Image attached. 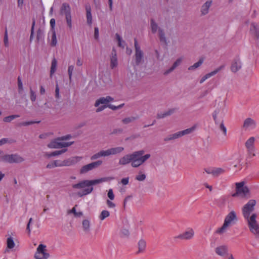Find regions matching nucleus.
Segmentation results:
<instances>
[{"instance_id":"f257e3e1","label":"nucleus","mask_w":259,"mask_h":259,"mask_svg":"<svg viewBox=\"0 0 259 259\" xmlns=\"http://www.w3.org/2000/svg\"><path fill=\"white\" fill-rule=\"evenodd\" d=\"M113 179L112 177H105L99 179L92 180H83L77 184H73L72 187L74 190H79L77 193L78 197H81L83 196L90 194L94 190L93 185H95L103 182L110 181Z\"/></svg>"},{"instance_id":"f03ea898","label":"nucleus","mask_w":259,"mask_h":259,"mask_svg":"<svg viewBox=\"0 0 259 259\" xmlns=\"http://www.w3.org/2000/svg\"><path fill=\"white\" fill-rule=\"evenodd\" d=\"M143 150L134 152L131 154H128L121 157L119 160V164L125 165L131 162L133 167H138L143 164L151 156L150 154L144 153Z\"/></svg>"},{"instance_id":"7ed1b4c3","label":"nucleus","mask_w":259,"mask_h":259,"mask_svg":"<svg viewBox=\"0 0 259 259\" xmlns=\"http://www.w3.org/2000/svg\"><path fill=\"white\" fill-rule=\"evenodd\" d=\"M71 138L70 135H67L52 140L47 145L50 149H59L66 148L71 146L73 142H66Z\"/></svg>"},{"instance_id":"20e7f679","label":"nucleus","mask_w":259,"mask_h":259,"mask_svg":"<svg viewBox=\"0 0 259 259\" xmlns=\"http://www.w3.org/2000/svg\"><path fill=\"white\" fill-rule=\"evenodd\" d=\"M50 253L47 249V247L44 244H40L36 248L34 254V259H48L50 257Z\"/></svg>"},{"instance_id":"39448f33","label":"nucleus","mask_w":259,"mask_h":259,"mask_svg":"<svg viewBox=\"0 0 259 259\" xmlns=\"http://www.w3.org/2000/svg\"><path fill=\"white\" fill-rule=\"evenodd\" d=\"M228 108L226 105V101H224V105L222 107L217 108L212 114V117L215 124H218L220 119L223 120V118L228 112Z\"/></svg>"},{"instance_id":"423d86ee","label":"nucleus","mask_w":259,"mask_h":259,"mask_svg":"<svg viewBox=\"0 0 259 259\" xmlns=\"http://www.w3.org/2000/svg\"><path fill=\"white\" fill-rule=\"evenodd\" d=\"M257 215L253 213L249 218L246 219L250 231L254 234L259 235V226L256 221Z\"/></svg>"},{"instance_id":"0eeeda50","label":"nucleus","mask_w":259,"mask_h":259,"mask_svg":"<svg viewBox=\"0 0 259 259\" xmlns=\"http://www.w3.org/2000/svg\"><path fill=\"white\" fill-rule=\"evenodd\" d=\"M1 158L3 161L10 163H21L24 160L22 156L17 154H6L2 156Z\"/></svg>"},{"instance_id":"6e6552de","label":"nucleus","mask_w":259,"mask_h":259,"mask_svg":"<svg viewBox=\"0 0 259 259\" xmlns=\"http://www.w3.org/2000/svg\"><path fill=\"white\" fill-rule=\"evenodd\" d=\"M244 182L236 183V193L232 195L233 197H236L238 195L245 197L248 194L249 189L246 186H244Z\"/></svg>"},{"instance_id":"1a4fd4ad","label":"nucleus","mask_w":259,"mask_h":259,"mask_svg":"<svg viewBox=\"0 0 259 259\" xmlns=\"http://www.w3.org/2000/svg\"><path fill=\"white\" fill-rule=\"evenodd\" d=\"M256 204L255 200H250L242 208V213L244 218L246 219L250 218L251 212L253 210Z\"/></svg>"},{"instance_id":"9d476101","label":"nucleus","mask_w":259,"mask_h":259,"mask_svg":"<svg viewBox=\"0 0 259 259\" xmlns=\"http://www.w3.org/2000/svg\"><path fill=\"white\" fill-rule=\"evenodd\" d=\"M151 27L153 33H155L158 30L159 36L161 42L166 43V37L163 30L158 28L157 24L154 21L153 19L151 20Z\"/></svg>"},{"instance_id":"9b49d317","label":"nucleus","mask_w":259,"mask_h":259,"mask_svg":"<svg viewBox=\"0 0 259 259\" xmlns=\"http://www.w3.org/2000/svg\"><path fill=\"white\" fill-rule=\"evenodd\" d=\"M102 161L101 160H98L95 162H92L88 164L83 166L80 169V174H86L89 171L93 170V169L97 167L98 166L101 165Z\"/></svg>"},{"instance_id":"f8f14e48","label":"nucleus","mask_w":259,"mask_h":259,"mask_svg":"<svg viewBox=\"0 0 259 259\" xmlns=\"http://www.w3.org/2000/svg\"><path fill=\"white\" fill-rule=\"evenodd\" d=\"M135 60L137 64H139L142 62L143 59V53L141 50L137 39H135Z\"/></svg>"},{"instance_id":"ddd939ff","label":"nucleus","mask_w":259,"mask_h":259,"mask_svg":"<svg viewBox=\"0 0 259 259\" xmlns=\"http://www.w3.org/2000/svg\"><path fill=\"white\" fill-rule=\"evenodd\" d=\"M237 221V214L234 211L232 210L225 217L224 222L231 226Z\"/></svg>"},{"instance_id":"4468645a","label":"nucleus","mask_w":259,"mask_h":259,"mask_svg":"<svg viewBox=\"0 0 259 259\" xmlns=\"http://www.w3.org/2000/svg\"><path fill=\"white\" fill-rule=\"evenodd\" d=\"M242 67V63L240 59L239 58H234L231 64L230 69L231 71L233 73H236Z\"/></svg>"},{"instance_id":"2eb2a0df","label":"nucleus","mask_w":259,"mask_h":259,"mask_svg":"<svg viewBox=\"0 0 259 259\" xmlns=\"http://www.w3.org/2000/svg\"><path fill=\"white\" fill-rule=\"evenodd\" d=\"M194 235V231L192 228L187 229L184 233L180 234L176 238L185 240H190Z\"/></svg>"},{"instance_id":"dca6fc26","label":"nucleus","mask_w":259,"mask_h":259,"mask_svg":"<svg viewBox=\"0 0 259 259\" xmlns=\"http://www.w3.org/2000/svg\"><path fill=\"white\" fill-rule=\"evenodd\" d=\"M255 138L253 137L249 138L245 142V147L247 151L250 154H252L253 156L255 155L254 152L255 151L254 143Z\"/></svg>"},{"instance_id":"f3484780","label":"nucleus","mask_w":259,"mask_h":259,"mask_svg":"<svg viewBox=\"0 0 259 259\" xmlns=\"http://www.w3.org/2000/svg\"><path fill=\"white\" fill-rule=\"evenodd\" d=\"M113 100H114V99L109 96L101 97V98H100L99 99H97L94 105L95 107H97L100 105H108V104L109 103L112 102Z\"/></svg>"},{"instance_id":"a211bd4d","label":"nucleus","mask_w":259,"mask_h":259,"mask_svg":"<svg viewBox=\"0 0 259 259\" xmlns=\"http://www.w3.org/2000/svg\"><path fill=\"white\" fill-rule=\"evenodd\" d=\"M16 238L11 235H8L6 240V248L5 252H8L10 250H12L15 247V240Z\"/></svg>"},{"instance_id":"6ab92c4d","label":"nucleus","mask_w":259,"mask_h":259,"mask_svg":"<svg viewBox=\"0 0 259 259\" xmlns=\"http://www.w3.org/2000/svg\"><path fill=\"white\" fill-rule=\"evenodd\" d=\"M251 35L256 38H259V23H252L250 28Z\"/></svg>"},{"instance_id":"aec40b11","label":"nucleus","mask_w":259,"mask_h":259,"mask_svg":"<svg viewBox=\"0 0 259 259\" xmlns=\"http://www.w3.org/2000/svg\"><path fill=\"white\" fill-rule=\"evenodd\" d=\"M255 126L256 123L255 121L250 118L246 119L244 121L243 127L245 130H252L254 128Z\"/></svg>"},{"instance_id":"412c9836","label":"nucleus","mask_w":259,"mask_h":259,"mask_svg":"<svg viewBox=\"0 0 259 259\" xmlns=\"http://www.w3.org/2000/svg\"><path fill=\"white\" fill-rule=\"evenodd\" d=\"M224 68L223 66H221L217 68H216L213 71L207 73L205 75H204L200 79V83H202L204 82L207 79L210 78V77L215 75L217 73H218L220 70H221Z\"/></svg>"},{"instance_id":"4be33fe9","label":"nucleus","mask_w":259,"mask_h":259,"mask_svg":"<svg viewBox=\"0 0 259 259\" xmlns=\"http://www.w3.org/2000/svg\"><path fill=\"white\" fill-rule=\"evenodd\" d=\"M212 0H207L202 5L201 8V12L202 15H206L208 13L209 8L212 6Z\"/></svg>"},{"instance_id":"5701e85b","label":"nucleus","mask_w":259,"mask_h":259,"mask_svg":"<svg viewBox=\"0 0 259 259\" xmlns=\"http://www.w3.org/2000/svg\"><path fill=\"white\" fill-rule=\"evenodd\" d=\"M82 158L81 156H74L66 159L65 160V166L73 165L80 161Z\"/></svg>"},{"instance_id":"b1692460","label":"nucleus","mask_w":259,"mask_h":259,"mask_svg":"<svg viewBox=\"0 0 259 259\" xmlns=\"http://www.w3.org/2000/svg\"><path fill=\"white\" fill-rule=\"evenodd\" d=\"M228 248L227 246L223 245L217 247L215 248V253L220 256H225L227 254Z\"/></svg>"},{"instance_id":"393cba45","label":"nucleus","mask_w":259,"mask_h":259,"mask_svg":"<svg viewBox=\"0 0 259 259\" xmlns=\"http://www.w3.org/2000/svg\"><path fill=\"white\" fill-rule=\"evenodd\" d=\"M231 227L230 225L224 222L222 226L216 230L215 233L219 235H223L227 232Z\"/></svg>"},{"instance_id":"a878e982","label":"nucleus","mask_w":259,"mask_h":259,"mask_svg":"<svg viewBox=\"0 0 259 259\" xmlns=\"http://www.w3.org/2000/svg\"><path fill=\"white\" fill-rule=\"evenodd\" d=\"M48 39L52 47H55L57 44L56 34L55 30L51 29L48 33Z\"/></svg>"},{"instance_id":"bb28decb","label":"nucleus","mask_w":259,"mask_h":259,"mask_svg":"<svg viewBox=\"0 0 259 259\" xmlns=\"http://www.w3.org/2000/svg\"><path fill=\"white\" fill-rule=\"evenodd\" d=\"M118 65V60L116 51L114 49L112 50L111 56L110 57V67L114 69Z\"/></svg>"},{"instance_id":"cd10ccee","label":"nucleus","mask_w":259,"mask_h":259,"mask_svg":"<svg viewBox=\"0 0 259 259\" xmlns=\"http://www.w3.org/2000/svg\"><path fill=\"white\" fill-rule=\"evenodd\" d=\"M182 60L183 59L182 58H180L178 59L174 62L172 66L170 68L165 70L164 72V73H163L164 75H166L168 74H169V73H170L171 72H172L177 67H178L181 63V62H182Z\"/></svg>"},{"instance_id":"c85d7f7f","label":"nucleus","mask_w":259,"mask_h":259,"mask_svg":"<svg viewBox=\"0 0 259 259\" xmlns=\"http://www.w3.org/2000/svg\"><path fill=\"white\" fill-rule=\"evenodd\" d=\"M61 13L62 15L65 16H69L70 15V7L67 4H63L62 5Z\"/></svg>"},{"instance_id":"c756f323","label":"nucleus","mask_w":259,"mask_h":259,"mask_svg":"<svg viewBox=\"0 0 259 259\" xmlns=\"http://www.w3.org/2000/svg\"><path fill=\"white\" fill-rule=\"evenodd\" d=\"M182 137L181 132H178L169 135L164 139L165 141L175 140Z\"/></svg>"},{"instance_id":"7c9ffc66","label":"nucleus","mask_w":259,"mask_h":259,"mask_svg":"<svg viewBox=\"0 0 259 259\" xmlns=\"http://www.w3.org/2000/svg\"><path fill=\"white\" fill-rule=\"evenodd\" d=\"M66 151H67V149H64L61 150L56 151L51 153L46 152L44 153V156L48 158H50L51 157L61 155V154L65 153Z\"/></svg>"},{"instance_id":"2f4dec72","label":"nucleus","mask_w":259,"mask_h":259,"mask_svg":"<svg viewBox=\"0 0 259 259\" xmlns=\"http://www.w3.org/2000/svg\"><path fill=\"white\" fill-rule=\"evenodd\" d=\"M82 226L83 231L85 232L88 233L91 229V223L89 220L85 219L82 221Z\"/></svg>"},{"instance_id":"473e14b6","label":"nucleus","mask_w":259,"mask_h":259,"mask_svg":"<svg viewBox=\"0 0 259 259\" xmlns=\"http://www.w3.org/2000/svg\"><path fill=\"white\" fill-rule=\"evenodd\" d=\"M111 155H116L121 153L124 150V148L122 147H116L114 148H109Z\"/></svg>"},{"instance_id":"72a5a7b5","label":"nucleus","mask_w":259,"mask_h":259,"mask_svg":"<svg viewBox=\"0 0 259 259\" xmlns=\"http://www.w3.org/2000/svg\"><path fill=\"white\" fill-rule=\"evenodd\" d=\"M225 169L221 167H213V176L218 177L225 172Z\"/></svg>"},{"instance_id":"f704fd0d","label":"nucleus","mask_w":259,"mask_h":259,"mask_svg":"<svg viewBox=\"0 0 259 259\" xmlns=\"http://www.w3.org/2000/svg\"><path fill=\"white\" fill-rule=\"evenodd\" d=\"M196 127L197 126L196 125H194L193 126L191 127L190 128L186 129L180 132L182 136H183L192 133L196 130Z\"/></svg>"},{"instance_id":"c9c22d12","label":"nucleus","mask_w":259,"mask_h":259,"mask_svg":"<svg viewBox=\"0 0 259 259\" xmlns=\"http://www.w3.org/2000/svg\"><path fill=\"white\" fill-rule=\"evenodd\" d=\"M174 110L173 109L169 110L166 111H164L162 113H158L157 115V118H163L166 116L170 115Z\"/></svg>"},{"instance_id":"e433bc0d","label":"nucleus","mask_w":259,"mask_h":259,"mask_svg":"<svg viewBox=\"0 0 259 259\" xmlns=\"http://www.w3.org/2000/svg\"><path fill=\"white\" fill-rule=\"evenodd\" d=\"M203 62V59H202V58L200 59L197 62L194 63L193 65L189 67L188 70H194L197 69V68L200 67L202 64Z\"/></svg>"},{"instance_id":"4c0bfd02","label":"nucleus","mask_w":259,"mask_h":259,"mask_svg":"<svg viewBox=\"0 0 259 259\" xmlns=\"http://www.w3.org/2000/svg\"><path fill=\"white\" fill-rule=\"evenodd\" d=\"M146 246V243L144 240L141 239L138 242L139 252H143Z\"/></svg>"},{"instance_id":"58836bf2","label":"nucleus","mask_w":259,"mask_h":259,"mask_svg":"<svg viewBox=\"0 0 259 259\" xmlns=\"http://www.w3.org/2000/svg\"><path fill=\"white\" fill-rule=\"evenodd\" d=\"M57 61L55 58L52 61L50 75L52 76L56 71L57 68Z\"/></svg>"},{"instance_id":"ea45409f","label":"nucleus","mask_w":259,"mask_h":259,"mask_svg":"<svg viewBox=\"0 0 259 259\" xmlns=\"http://www.w3.org/2000/svg\"><path fill=\"white\" fill-rule=\"evenodd\" d=\"M110 215V212L109 211L106 210H102L101 212L99 218L101 221H103L106 218H108Z\"/></svg>"},{"instance_id":"a19ab883","label":"nucleus","mask_w":259,"mask_h":259,"mask_svg":"<svg viewBox=\"0 0 259 259\" xmlns=\"http://www.w3.org/2000/svg\"><path fill=\"white\" fill-rule=\"evenodd\" d=\"M19 116H20L18 115H13L8 116H7V117H5V118H4L3 121L5 122H10L12 120L16 118L19 117Z\"/></svg>"},{"instance_id":"79ce46f5","label":"nucleus","mask_w":259,"mask_h":259,"mask_svg":"<svg viewBox=\"0 0 259 259\" xmlns=\"http://www.w3.org/2000/svg\"><path fill=\"white\" fill-rule=\"evenodd\" d=\"M68 213H73L74 215L76 217H80L82 215L83 213L82 212H76L75 207H73L70 210L68 211Z\"/></svg>"},{"instance_id":"37998d69","label":"nucleus","mask_w":259,"mask_h":259,"mask_svg":"<svg viewBox=\"0 0 259 259\" xmlns=\"http://www.w3.org/2000/svg\"><path fill=\"white\" fill-rule=\"evenodd\" d=\"M116 37L118 40V46L123 48L124 47V41L122 40V38L118 34H116Z\"/></svg>"},{"instance_id":"c03bdc74","label":"nucleus","mask_w":259,"mask_h":259,"mask_svg":"<svg viewBox=\"0 0 259 259\" xmlns=\"http://www.w3.org/2000/svg\"><path fill=\"white\" fill-rule=\"evenodd\" d=\"M101 157H103L102 152V150L100 151L99 152L95 153L93 155H92L91 157V159L92 160L97 159Z\"/></svg>"},{"instance_id":"a18cd8bd","label":"nucleus","mask_w":259,"mask_h":259,"mask_svg":"<svg viewBox=\"0 0 259 259\" xmlns=\"http://www.w3.org/2000/svg\"><path fill=\"white\" fill-rule=\"evenodd\" d=\"M146 176L144 174L140 172L136 177V179L138 181H143L146 179Z\"/></svg>"},{"instance_id":"49530a36","label":"nucleus","mask_w":259,"mask_h":259,"mask_svg":"<svg viewBox=\"0 0 259 259\" xmlns=\"http://www.w3.org/2000/svg\"><path fill=\"white\" fill-rule=\"evenodd\" d=\"M136 120V118L134 117H126L122 120V122L124 124L130 123Z\"/></svg>"},{"instance_id":"de8ad7c7","label":"nucleus","mask_w":259,"mask_h":259,"mask_svg":"<svg viewBox=\"0 0 259 259\" xmlns=\"http://www.w3.org/2000/svg\"><path fill=\"white\" fill-rule=\"evenodd\" d=\"M74 70V66L72 65H69L68 67V73L70 80H71L73 71Z\"/></svg>"},{"instance_id":"09e8293b","label":"nucleus","mask_w":259,"mask_h":259,"mask_svg":"<svg viewBox=\"0 0 259 259\" xmlns=\"http://www.w3.org/2000/svg\"><path fill=\"white\" fill-rule=\"evenodd\" d=\"M4 41L5 46L6 47H8L9 46V41H8V31H7V28H6L5 32Z\"/></svg>"},{"instance_id":"8fccbe9b","label":"nucleus","mask_w":259,"mask_h":259,"mask_svg":"<svg viewBox=\"0 0 259 259\" xmlns=\"http://www.w3.org/2000/svg\"><path fill=\"white\" fill-rule=\"evenodd\" d=\"M54 161V163L55 164V165H56V167L65 166V160L63 161L57 160H55Z\"/></svg>"},{"instance_id":"3c124183","label":"nucleus","mask_w":259,"mask_h":259,"mask_svg":"<svg viewBox=\"0 0 259 259\" xmlns=\"http://www.w3.org/2000/svg\"><path fill=\"white\" fill-rule=\"evenodd\" d=\"M107 196L109 200H113L114 199L115 196L112 189H110L108 190Z\"/></svg>"},{"instance_id":"603ef678","label":"nucleus","mask_w":259,"mask_h":259,"mask_svg":"<svg viewBox=\"0 0 259 259\" xmlns=\"http://www.w3.org/2000/svg\"><path fill=\"white\" fill-rule=\"evenodd\" d=\"M123 105H124V104H122L119 105V106H116L110 104V105H107V107L109 108L110 109H111L112 110H117V109L122 108L123 106Z\"/></svg>"},{"instance_id":"864d4df0","label":"nucleus","mask_w":259,"mask_h":259,"mask_svg":"<svg viewBox=\"0 0 259 259\" xmlns=\"http://www.w3.org/2000/svg\"><path fill=\"white\" fill-rule=\"evenodd\" d=\"M220 128L221 130H222L223 131L224 135L225 136H226V135H227V128L225 126L223 120H222L221 123H220Z\"/></svg>"},{"instance_id":"5fc2aeb1","label":"nucleus","mask_w":259,"mask_h":259,"mask_svg":"<svg viewBox=\"0 0 259 259\" xmlns=\"http://www.w3.org/2000/svg\"><path fill=\"white\" fill-rule=\"evenodd\" d=\"M18 87L19 92L23 90V83L20 77H18Z\"/></svg>"},{"instance_id":"6e6d98bb","label":"nucleus","mask_w":259,"mask_h":259,"mask_svg":"<svg viewBox=\"0 0 259 259\" xmlns=\"http://www.w3.org/2000/svg\"><path fill=\"white\" fill-rule=\"evenodd\" d=\"M103 157H107L111 155L110 149H108L105 150H102Z\"/></svg>"},{"instance_id":"4d7b16f0","label":"nucleus","mask_w":259,"mask_h":259,"mask_svg":"<svg viewBox=\"0 0 259 259\" xmlns=\"http://www.w3.org/2000/svg\"><path fill=\"white\" fill-rule=\"evenodd\" d=\"M107 107V105H99L98 106V108L96 109L97 112H101L103 110H104L105 109H106Z\"/></svg>"},{"instance_id":"13d9d810","label":"nucleus","mask_w":259,"mask_h":259,"mask_svg":"<svg viewBox=\"0 0 259 259\" xmlns=\"http://www.w3.org/2000/svg\"><path fill=\"white\" fill-rule=\"evenodd\" d=\"M8 143H11L10 140L8 138H3L0 140V146L4 145Z\"/></svg>"},{"instance_id":"bf43d9fd","label":"nucleus","mask_w":259,"mask_h":259,"mask_svg":"<svg viewBox=\"0 0 259 259\" xmlns=\"http://www.w3.org/2000/svg\"><path fill=\"white\" fill-rule=\"evenodd\" d=\"M106 203L109 208H114L116 206L115 204L112 202L110 200H107Z\"/></svg>"},{"instance_id":"052dcab7","label":"nucleus","mask_w":259,"mask_h":259,"mask_svg":"<svg viewBox=\"0 0 259 259\" xmlns=\"http://www.w3.org/2000/svg\"><path fill=\"white\" fill-rule=\"evenodd\" d=\"M36 98V95H35L34 92H33L31 89H30V99H31V100L32 102H34L35 101Z\"/></svg>"},{"instance_id":"680f3d73","label":"nucleus","mask_w":259,"mask_h":259,"mask_svg":"<svg viewBox=\"0 0 259 259\" xmlns=\"http://www.w3.org/2000/svg\"><path fill=\"white\" fill-rule=\"evenodd\" d=\"M55 97L57 99L60 98V94H59V88L58 85L57 84L55 89Z\"/></svg>"},{"instance_id":"e2e57ef3","label":"nucleus","mask_w":259,"mask_h":259,"mask_svg":"<svg viewBox=\"0 0 259 259\" xmlns=\"http://www.w3.org/2000/svg\"><path fill=\"white\" fill-rule=\"evenodd\" d=\"M204 170L207 174H211L213 176V167L205 168Z\"/></svg>"},{"instance_id":"0e129e2a","label":"nucleus","mask_w":259,"mask_h":259,"mask_svg":"<svg viewBox=\"0 0 259 259\" xmlns=\"http://www.w3.org/2000/svg\"><path fill=\"white\" fill-rule=\"evenodd\" d=\"M46 167L48 168H53L56 167V165H55V164L54 163V161H52V162H50L49 163H48Z\"/></svg>"},{"instance_id":"69168bd1","label":"nucleus","mask_w":259,"mask_h":259,"mask_svg":"<svg viewBox=\"0 0 259 259\" xmlns=\"http://www.w3.org/2000/svg\"><path fill=\"white\" fill-rule=\"evenodd\" d=\"M50 25L51 26V29H54V27L55 26V20L54 18H52L50 20Z\"/></svg>"},{"instance_id":"338daca9","label":"nucleus","mask_w":259,"mask_h":259,"mask_svg":"<svg viewBox=\"0 0 259 259\" xmlns=\"http://www.w3.org/2000/svg\"><path fill=\"white\" fill-rule=\"evenodd\" d=\"M87 16H91V9L90 6H86Z\"/></svg>"},{"instance_id":"774afa93","label":"nucleus","mask_w":259,"mask_h":259,"mask_svg":"<svg viewBox=\"0 0 259 259\" xmlns=\"http://www.w3.org/2000/svg\"><path fill=\"white\" fill-rule=\"evenodd\" d=\"M128 181H129V178H123L121 180V183L123 185H126L127 184H128Z\"/></svg>"}]
</instances>
